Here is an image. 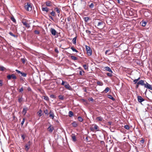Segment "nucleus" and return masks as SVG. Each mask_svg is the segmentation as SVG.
<instances>
[{
  "instance_id": "obj_1",
  "label": "nucleus",
  "mask_w": 152,
  "mask_h": 152,
  "mask_svg": "<svg viewBox=\"0 0 152 152\" xmlns=\"http://www.w3.org/2000/svg\"><path fill=\"white\" fill-rule=\"evenodd\" d=\"M25 9L28 11H31L32 9V7L30 3H27V4L25 6Z\"/></svg>"
},
{
  "instance_id": "obj_2",
  "label": "nucleus",
  "mask_w": 152,
  "mask_h": 152,
  "mask_svg": "<svg viewBox=\"0 0 152 152\" xmlns=\"http://www.w3.org/2000/svg\"><path fill=\"white\" fill-rule=\"evenodd\" d=\"M86 49L87 51V53L88 56H91L92 54V51L90 49L89 46H86Z\"/></svg>"
},
{
  "instance_id": "obj_3",
  "label": "nucleus",
  "mask_w": 152,
  "mask_h": 152,
  "mask_svg": "<svg viewBox=\"0 0 152 152\" xmlns=\"http://www.w3.org/2000/svg\"><path fill=\"white\" fill-rule=\"evenodd\" d=\"M104 24L103 21L100 20L97 22V26L98 27V28L99 29H101L103 28L102 26Z\"/></svg>"
},
{
  "instance_id": "obj_4",
  "label": "nucleus",
  "mask_w": 152,
  "mask_h": 152,
  "mask_svg": "<svg viewBox=\"0 0 152 152\" xmlns=\"http://www.w3.org/2000/svg\"><path fill=\"white\" fill-rule=\"evenodd\" d=\"M7 78L8 80H10L11 78L14 79H16L17 78L13 74L7 75Z\"/></svg>"
},
{
  "instance_id": "obj_5",
  "label": "nucleus",
  "mask_w": 152,
  "mask_h": 152,
  "mask_svg": "<svg viewBox=\"0 0 152 152\" xmlns=\"http://www.w3.org/2000/svg\"><path fill=\"white\" fill-rule=\"evenodd\" d=\"M64 87L66 88L69 90H72V88L67 82H66V84L64 85Z\"/></svg>"
},
{
  "instance_id": "obj_6",
  "label": "nucleus",
  "mask_w": 152,
  "mask_h": 152,
  "mask_svg": "<svg viewBox=\"0 0 152 152\" xmlns=\"http://www.w3.org/2000/svg\"><path fill=\"white\" fill-rule=\"evenodd\" d=\"M48 131L50 133L53 132V130L54 129V128L53 126L50 125L49 126L48 128Z\"/></svg>"
},
{
  "instance_id": "obj_7",
  "label": "nucleus",
  "mask_w": 152,
  "mask_h": 152,
  "mask_svg": "<svg viewBox=\"0 0 152 152\" xmlns=\"http://www.w3.org/2000/svg\"><path fill=\"white\" fill-rule=\"evenodd\" d=\"M145 87L148 88L152 90V86L150 84L146 82V83L145 85Z\"/></svg>"
},
{
  "instance_id": "obj_8",
  "label": "nucleus",
  "mask_w": 152,
  "mask_h": 152,
  "mask_svg": "<svg viewBox=\"0 0 152 152\" xmlns=\"http://www.w3.org/2000/svg\"><path fill=\"white\" fill-rule=\"evenodd\" d=\"M50 31L53 35L55 36L56 35V31L54 29L52 28H51Z\"/></svg>"
},
{
  "instance_id": "obj_9",
  "label": "nucleus",
  "mask_w": 152,
  "mask_h": 152,
  "mask_svg": "<svg viewBox=\"0 0 152 152\" xmlns=\"http://www.w3.org/2000/svg\"><path fill=\"white\" fill-rule=\"evenodd\" d=\"M138 101L139 102H141L144 100V99L140 96H137Z\"/></svg>"
},
{
  "instance_id": "obj_10",
  "label": "nucleus",
  "mask_w": 152,
  "mask_h": 152,
  "mask_svg": "<svg viewBox=\"0 0 152 152\" xmlns=\"http://www.w3.org/2000/svg\"><path fill=\"white\" fill-rule=\"evenodd\" d=\"M138 84H140L142 86H145V83L143 80H141L138 82Z\"/></svg>"
},
{
  "instance_id": "obj_11",
  "label": "nucleus",
  "mask_w": 152,
  "mask_h": 152,
  "mask_svg": "<svg viewBox=\"0 0 152 152\" xmlns=\"http://www.w3.org/2000/svg\"><path fill=\"white\" fill-rule=\"evenodd\" d=\"M96 120L97 122L99 121H104L103 118L101 116L97 117L96 118Z\"/></svg>"
},
{
  "instance_id": "obj_12",
  "label": "nucleus",
  "mask_w": 152,
  "mask_h": 152,
  "mask_svg": "<svg viewBox=\"0 0 152 152\" xmlns=\"http://www.w3.org/2000/svg\"><path fill=\"white\" fill-rule=\"evenodd\" d=\"M22 23H23V25L25 26L26 27H27L28 28H29L30 27V26L29 24L27 23L26 21H23L22 22Z\"/></svg>"
},
{
  "instance_id": "obj_13",
  "label": "nucleus",
  "mask_w": 152,
  "mask_h": 152,
  "mask_svg": "<svg viewBox=\"0 0 152 152\" xmlns=\"http://www.w3.org/2000/svg\"><path fill=\"white\" fill-rule=\"evenodd\" d=\"M104 69L105 70L107 71H108L111 73H113V72L111 70V69L108 66H106L104 67Z\"/></svg>"
},
{
  "instance_id": "obj_14",
  "label": "nucleus",
  "mask_w": 152,
  "mask_h": 152,
  "mask_svg": "<svg viewBox=\"0 0 152 152\" xmlns=\"http://www.w3.org/2000/svg\"><path fill=\"white\" fill-rule=\"evenodd\" d=\"M45 4L47 6L50 7L52 5V3L50 1H48L45 2Z\"/></svg>"
},
{
  "instance_id": "obj_15",
  "label": "nucleus",
  "mask_w": 152,
  "mask_h": 152,
  "mask_svg": "<svg viewBox=\"0 0 152 152\" xmlns=\"http://www.w3.org/2000/svg\"><path fill=\"white\" fill-rule=\"evenodd\" d=\"M147 21H144V20H142L141 22V23H142V26L144 27L146 26V25L147 24Z\"/></svg>"
},
{
  "instance_id": "obj_16",
  "label": "nucleus",
  "mask_w": 152,
  "mask_h": 152,
  "mask_svg": "<svg viewBox=\"0 0 152 152\" xmlns=\"http://www.w3.org/2000/svg\"><path fill=\"white\" fill-rule=\"evenodd\" d=\"M42 10L43 11H45L46 12H48L49 10V9L47 7H42Z\"/></svg>"
},
{
  "instance_id": "obj_17",
  "label": "nucleus",
  "mask_w": 152,
  "mask_h": 152,
  "mask_svg": "<svg viewBox=\"0 0 152 152\" xmlns=\"http://www.w3.org/2000/svg\"><path fill=\"white\" fill-rule=\"evenodd\" d=\"M27 108H25L23 109V110L22 112V113L24 115H25L27 111Z\"/></svg>"
},
{
  "instance_id": "obj_18",
  "label": "nucleus",
  "mask_w": 152,
  "mask_h": 152,
  "mask_svg": "<svg viewBox=\"0 0 152 152\" xmlns=\"http://www.w3.org/2000/svg\"><path fill=\"white\" fill-rule=\"evenodd\" d=\"M42 98L44 99L45 100L47 101H48L49 100V98L48 97L46 96H42Z\"/></svg>"
},
{
  "instance_id": "obj_19",
  "label": "nucleus",
  "mask_w": 152,
  "mask_h": 152,
  "mask_svg": "<svg viewBox=\"0 0 152 152\" xmlns=\"http://www.w3.org/2000/svg\"><path fill=\"white\" fill-rule=\"evenodd\" d=\"M72 125L74 127H76L77 126L78 124L76 122H74L72 123Z\"/></svg>"
},
{
  "instance_id": "obj_20",
  "label": "nucleus",
  "mask_w": 152,
  "mask_h": 152,
  "mask_svg": "<svg viewBox=\"0 0 152 152\" xmlns=\"http://www.w3.org/2000/svg\"><path fill=\"white\" fill-rule=\"evenodd\" d=\"M76 39L77 37H75L72 40L73 43L75 45H76Z\"/></svg>"
},
{
  "instance_id": "obj_21",
  "label": "nucleus",
  "mask_w": 152,
  "mask_h": 152,
  "mask_svg": "<svg viewBox=\"0 0 152 152\" xmlns=\"http://www.w3.org/2000/svg\"><path fill=\"white\" fill-rule=\"evenodd\" d=\"M110 90V88L109 87H106L105 90L103 91V92H104L105 93H107Z\"/></svg>"
},
{
  "instance_id": "obj_22",
  "label": "nucleus",
  "mask_w": 152,
  "mask_h": 152,
  "mask_svg": "<svg viewBox=\"0 0 152 152\" xmlns=\"http://www.w3.org/2000/svg\"><path fill=\"white\" fill-rule=\"evenodd\" d=\"M97 84L99 86H102L103 85V83L100 81H98L97 82Z\"/></svg>"
},
{
  "instance_id": "obj_23",
  "label": "nucleus",
  "mask_w": 152,
  "mask_h": 152,
  "mask_svg": "<svg viewBox=\"0 0 152 152\" xmlns=\"http://www.w3.org/2000/svg\"><path fill=\"white\" fill-rule=\"evenodd\" d=\"M55 10H56V12L58 13V16H59V13L60 11L59 9H58V8H56L55 9Z\"/></svg>"
},
{
  "instance_id": "obj_24",
  "label": "nucleus",
  "mask_w": 152,
  "mask_h": 152,
  "mask_svg": "<svg viewBox=\"0 0 152 152\" xmlns=\"http://www.w3.org/2000/svg\"><path fill=\"white\" fill-rule=\"evenodd\" d=\"M71 58L73 60H76L77 59V57L73 56H71Z\"/></svg>"
},
{
  "instance_id": "obj_25",
  "label": "nucleus",
  "mask_w": 152,
  "mask_h": 152,
  "mask_svg": "<svg viewBox=\"0 0 152 152\" xmlns=\"http://www.w3.org/2000/svg\"><path fill=\"white\" fill-rule=\"evenodd\" d=\"M42 111L41 110H40L37 112V114L39 116H41L42 115Z\"/></svg>"
},
{
  "instance_id": "obj_26",
  "label": "nucleus",
  "mask_w": 152,
  "mask_h": 152,
  "mask_svg": "<svg viewBox=\"0 0 152 152\" xmlns=\"http://www.w3.org/2000/svg\"><path fill=\"white\" fill-rule=\"evenodd\" d=\"M77 119L80 122H82L83 120V119L80 116L78 117H77Z\"/></svg>"
},
{
  "instance_id": "obj_27",
  "label": "nucleus",
  "mask_w": 152,
  "mask_h": 152,
  "mask_svg": "<svg viewBox=\"0 0 152 152\" xmlns=\"http://www.w3.org/2000/svg\"><path fill=\"white\" fill-rule=\"evenodd\" d=\"M69 116L71 117L73 115V113L71 111H69Z\"/></svg>"
},
{
  "instance_id": "obj_28",
  "label": "nucleus",
  "mask_w": 152,
  "mask_h": 152,
  "mask_svg": "<svg viewBox=\"0 0 152 152\" xmlns=\"http://www.w3.org/2000/svg\"><path fill=\"white\" fill-rule=\"evenodd\" d=\"M108 97L109 98L111 99L113 101L115 100V99L111 95H108Z\"/></svg>"
},
{
  "instance_id": "obj_29",
  "label": "nucleus",
  "mask_w": 152,
  "mask_h": 152,
  "mask_svg": "<svg viewBox=\"0 0 152 152\" xmlns=\"http://www.w3.org/2000/svg\"><path fill=\"white\" fill-rule=\"evenodd\" d=\"M140 77H139L137 79H136L135 80H134L133 81V82L134 83V84H136V83H138V81L140 79Z\"/></svg>"
},
{
  "instance_id": "obj_30",
  "label": "nucleus",
  "mask_w": 152,
  "mask_h": 152,
  "mask_svg": "<svg viewBox=\"0 0 152 152\" xmlns=\"http://www.w3.org/2000/svg\"><path fill=\"white\" fill-rule=\"evenodd\" d=\"M6 69V68L3 66L0 67V70L1 71H3Z\"/></svg>"
},
{
  "instance_id": "obj_31",
  "label": "nucleus",
  "mask_w": 152,
  "mask_h": 152,
  "mask_svg": "<svg viewBox=\"0 0 152 152\" xmlns=\"http://www.w3.org/2000/svg\"><path fill=\"white\" fill-rule=\"evenodd\" d=\"M71 49L74 52H75L76 53L78 52V51L75 49L73 47L71 48Z\"/></svg>"
},
{
  "instance_id": "obj_32",
  "label": "nucleus",
  "mask_w": 152,
  "mask_h": 152,
  "mask_svg": "<svg viewBox=\"0 0 152 152\" xmlns=\"http://www.w3.org/2000/svg\"><path fill=\"white\" fill-rule=\"evenodd\" d=\"M72 138L73 141L74 142H75L76 141V137L75 135H73L72 137Z\"/></svg>"
},
{
  "instance_id": "obj_33",
  "label": "nucleus",
  "mask_w": 152,
  "mask_h": 152,
  "mask_svg": "<svg viewBox=\"0 0 152 152\" xmlns=\"http://www.w3.org/2000/svg\"><path fill=\"white\" fill-rule=\"evenodd\" d=\"M23 98L22 97H19L18 99V101L19 103H21L23 101Z\"/></svg>"
},
{
  "instance_id": "obj_34",
  "label": "nucleus",
  "mask_w": 152,
  "mask_h": 152,
  "mask_svg": "<svg viewBox=\"0 0 152 152\" xmlns=\"http://www.w3.org/2000/svg\"><path fill=\"white\" fill-rule=\"evenodd\" d=\"M83 19L84 21L86 22H87L89 19L88 17L84 18Z\"/></svg>"
},
{
  "instance_id": "obj_35",
  "label": "nucleus",
  "mask_w": 152,
  "mask_h": 152,
  "mask_svg": "<svg viewBox=\"0 0 152 152\" xmlns=\"http://www.w3.org/2000/svg\"><path fill=\"white\" fill-rule=\"evenodd\" d=\"M59 99L61 100H63L64 99V96L61 95H60L58 96Z\"/></svg>"
},
{
  "instance_id": "obj_36",
  "label": "nucleus",
  "mask_w": 152,
  "mask_h": 152,
  "mask_svg": "<svg viewBox=\"0 0 152 152\" xmlns=\"http://www.w3.org/2000/svg\"><path fill=\"white\" fill-rule=\"evenodd\" d=\"M89 7L91 8H92L94 7V4L93 3H91L90 5H89Z\"/></svg>"
},
{
  "instance_id": "obj_37",
  "label": "nucleus",
  "mask_w": 152,
  "mask_h": 152,
  "mask_svg": "<svg viewBox=\"0 0 152 152\" xmlns=\"http://www.w3.org/2000/svg\"><path fill=\"white\" fill-rule=\"evenodd\" d=\"M54 116V115L53 113H52L50 115V117L52 118V119L53 118Z\"/></svg>"
},
{
  "instance_id": "obj_38",
  "label": "nucleus",
  "mask_w": 152,
  "mask_h": 152,
  "mask_svg": "<svg viewBox=\"0 0 152 152\" xmlns=\"http://www.w3.org/2000/svg\"><path fill=\"white\" fill-rule=\"evenodd\" d=\"M9 34L11 35V36H13L15 37H17V36H16L12 32H9Z\"/></svg>"
},
{
  "instance_id": "obj_39",
  "label": "nucleus",
  "mask_w": 152,
  "mask_h": 152,
  "mask_svg": "<svg viewBox=\"0 0 152 152\" xmlns=\"http://www.w3.org/2000/svg\"><path fill=\"white\" fill-rule=\"evenodd\" d=\"M21 60L23 63L24 64L26 62V60L25 58H23L21 59Z\"/></svg>"
},
{
  "instance_id": "obj_40",
  "label": "nucleus",
  "mask_w": 152,
  "mask_h": 152,
  "mask_svg": "<svg viewBox=\"0 0 152 152\" xmlns=\"http://www.w3.org/2000/svg\"><path fill=\"white\" fill-rule=\"evenodd\" d=\"M112 73H111V72L110 73H107V76H109V77H112Z\"/></svg>"
},
{
  "instance_id": "obj_41",
  "label": "nucleus",
  "mask_w": 152,
  "mask_h": 152,
  "mask_svg": "<svg viewBox=\"0 0 152 152\" xmlns=\"http://www.w3.org/2000/svg\"><path fill=\"white\" fill-rule=\"evenodd\" d=\"M83 66L85 70L87 69L88 68V66L86 64L83 65Z\"/></svg>"
},
{
  "instance_id": "obj_42",
  "label": "nucleus",
  "mask_w": 152,
  "mask_h": 152,
  "mask_svg": "<svg viewBox=\"0 0 152 152\" xmlns=\"http://www.w3.org/2000/svg\"><path fill=\"white\" fill-rule=\"evenodd\" d=\"M20 74L22 75V76L23 77H26V74L25 73L21 72V73Z\"/></svg>"
},
{
  "instance_id": "obj_43",
  "label": "nucleus",
  "mask_w": 152,
  "mask_h": 152,
  "mask_svg": "<svg viewBox=\"0 0 152 152\" xmlns=\"http://www.w3.org/2000/svg\"><path fill=\"white\" fill-rule=\"evenodd\" d=\"M55 12L53 11L52 12L50 13V14L51 15L53 16H55Z\"/></svg>"
},
{
  "instance_id": "obj_44",
  "label": "nucleus",
  "mask_w": 152,
  "mask_h": 152,
  "mask_svg": "<svg viewBox=\"0 0 152 152\" xmlns=\"http://www.w3.org/2000/svg\"><path fill=\"white\" fill-rule=\"evenodd\" d=\"M124 127L126 129H129V126L128 125H125Z\"/></svg>"
},
{
  "instance_id": "obj_45",
  "label": "nucleus",
  "mask_w": 152,
  "mask_h": 152,
  "mask_svg": "<svg viewBox=\"0 0 152 152\" xmlns=\"http://www.w3.org/2000/svg\"><path fill=\"white\" fill-rule=\"evenodd\" d=\"M11 20L14 22H15L16 21L14 17H12L11 18Z\"/></svg>"
},
{
  "instance_id": "obj_46",
  "label": "nucleus",
  "mask_w": 152,
  "mask_h": 152,
  "mask_svg": "<svg viewBox=\"0 0 152 152\" xmlns=\"http://www.w3.org/2000/svg\"><path fill=\"white\" fill-rule=\"evenodd\" d=\"M25 119L24 118H23V121H22L21 123V124L22 126H23V124L24 122H25Z\"/></svg>"
},
{
  "instance_id": "obj_47",
  "label": "nucleus",
  "mask_w": 152,
  "mask_h": 152,
  "mask_svg": "<svg viewBox=\"0 0 152 152\" xmlns=\"http://www.w3.org/2000/svg\"><path fill=\"white\" fill-rule=\"evenodd\" d=\"M23 91V87L21 88L19 90V91L20 92H22Z\"/></svg>"
},
{
  "instance_id": "obj_48",
  "label": "nucleus",
  "mask_w": 152,
  "mask_h": 152,
  "mask_svg": "<svg viewBox=\"0 0 152 152\" xmlns=\"http://www.w3.org/2000/svg\"><path fill=\"white\" fill-rule=\"evenodd\" d=\"M34 33L35 34H39V33H40L39 32V31H38L37 30H35L34 31Z\"/></svg>"
},
{
  "instance_id": "obj_49",
  "label": "nucleus",
  "mask_w": 152,
  "mask_h": 152,
  "mask_svg": "<svg viewBox=\"0 0 152 152\" xmlns=\"http://www.w3.org/2000/svg\"><path fill=\"white\" fill-rule=\"evenodd\" d=\"M94 128L96 130H98V127L97 125H95L94 126Z\"/></svg>"
},
{
  "instance_id": "obj_50",
  "label": "nucleus",
  "mask_w": 152,
  "mask_h": 152,
  "mask_svg": "<svg viewBox=\"0 0 152 152\" xmlns=\"http://www.w3.org/2000/svg\"><path fill=\"white\" fill-rule=\"evenodd\" d=\"M28 145H25V147L26 148V150L27 151H28V149H29V147H28Z\"/></svg>"
},
{
  "instance_id": "obj_51",
  "label": "nucleus",
  "mask_w": 152,
  "mask_h": 152,
  "mask_svg": "<svg viewBox=\"0 0 152 152\" xmlns=\"http://www.w3.org/2000/svg\"><path fill=\"white\" fill-rule=\"evenodd\" d=\"M15 71L16 72L19 74H21V72L20 71L18 70L17 69H16L15 70Z\"/></svg>"
},
{
  "instance_id": "obj_52",
  "label": "nucleus",
  "mask_w": 152,
  "mask_h": 152,
  "mask_svg": "<svg viewBox=\"0 0 152 152\" xmlns=\"http://www.w3.org/2000/svg\"><path fill=\"white\" fill-rule=\"evenodd\" d=\"M66 82H65V81H62V83H61V85H65V84H66Z\"/></svg>"
},
{
  "instance_id": "obj_53",
  "label": "nucleus",
  "mask_w": 152,
  "mask_h": 152,
  "mask_svg": "<svg viewBox=\"0 0 152 152\" xmlns=\"http://www.w3.org/2000/svg\"><path fill=\"white\" fill-rule=\"evenodd\" d=\"M31 144V142L30 141H28V142L27 144V145H28L29 146H30V145Z\"/></svg>"
},
{
  "instance_id": "obj_54",
  "label": "nucleus",
  "mask_w": 152,
  "mask_h": 152,
  "mask_svg": "<svg viewBox=\"0 0 152 152\" xmlns=\"http://www.w3.org/2000/svg\"><path fill=\"white\" fill-rule=\"evenodd\" d=\"M44 113L45 114H47L48 113V110L47 109H46L44 111Z\"/></svg>"
},
{
  "instance_id": "obj_55",
  "label": "nucleus",
  "mask_w": 152,
  "mask_h": 152,
  "mask_svg": "<svg viewBox=\"0 0 152 152\" xmlns=\"http://www.w3.org/2000/svg\"><path fill=\"white\" fill-rule=\"evenodd\" d=\"M49 18L51 19L52 20H54V19L50 15H49Z\"/></svg>"
},
{
  "instance_id": "obj_56",
  "label": "nucleus",
  "mask_w": 152,
  "mask_h": 152,
  "mask_svg": "<svg viewBox=\"0 0 152 152\" xmlns=\"http://www.w3.org/2000/svg\"><path fill=\"white\" fill-rule=\"evenodd\" d=\"M67 20L68 22H69L71 20V18L69 17H68L67 18Z\"/></svg>"
},
{
  "instance_id": "obj_57",
  "label": "nucleus",
  "mask_w": 152,
  "mask_h": 152,
  "mask_svg": "<svg viewBox=\"0 0 152 152\" xmlns=\"http://www.w3.org/2000/svg\"><path fill=\"white\" fill-rule=\"evenodd\" d=\"M110 51V50H107L105 52V54L107 55V52Z\"/></svg>"
},
{
  "instance_id": "obj_58",
  "label": "nucleus",
  "mask_w": 152,
  "mask_h": 152,
  "mask_svg": "<svg viewBox=\"0 0 152 152\" xmlns=\"http://www.w3.org/2000/svg\"><path fill=\"white\" fill-rule=\"evenodd\" d=\"M2 86V82L1 80H0V86Z\"/></svg>"
},
{
  "instance_id": "obj_59",
  "label": "nucleus",
  "mask_w": 152,
  "mask_h": 152,
  "mask_svg": "<svg viewBox=\"0 0 152 152\" xmlns=\"http://www.w3.org/2000/svg\"><path fill=\"white\" fill-rule=\"evenodd\" d=\"M21 137L22 138V139H23V140H24L25 138V137L24 135H21Z\"/></svg>"
},
{
  "instance_id": "obj_60",
  "label": "nucleus",
  "mask_w": 152,
  "mask_h": 152,
  "mask_svg": "<svg viewBox=\"0 0 152 152\" xmlns=\"http://www.w3.org/2000/svg\"><path fill=\"white\" fill-rule=\"evenodd\" d=\"M50 97L51 98H54V95H51L50 96Z\"/></svg>"
},
{
  "instance_id": "obj_61",
  "label": "nucleus",
  "mask_w": 152,
  "mask_h": 152,
  "mask_svg": "<svg viewBox=\"0 0 152 152\" xmlns=\"http://www.w3.org/2000/svg\"><path fill=\"white\" fill-rule=\"evenodd\" d=\"M139 84H138V83H137V84L136 85V87L137 88L138 87H139Z\"/></svg>"
},
{
  "instance_id": "obj_62",
  "label": "nucleus",
  "mask_w": 152,
  "mask_h": 152,
  "mask_svg": "<svg viewBox=\"0 0 152 152\" xmlns=\"http://www.w3.org/2000/svg\"><path fill=\"white\" fill-rule=\"evenodd\" d=\"M61 19V22H62L63 20H64V18H60Z\"/></svg>"
},
{
  "instance_id": "obj_63",
  "label": "nucleus",
  "mask_w": 152,
  "mask_h": 152,
  "mask_svg": "<svg viewBox=\"0 0 152 152\" xmlns=\"http://www.w3.org/2000/svg\"><path fill=\"white\" fill-rule=\"evenodd\" d=\"M55 51L57 53H58V50H57V49H55Z\"/></svg>"
},
{
  "instance_id": "obj_64",
  "label": "nucleus",
  "mask_w": 152,
  "mask_h": 152,
  "mask_svg": "<svg viewBox=\"0 0 152 152\" xmlns=\"http://www.w3.org/2000/svg\"><path fill=\"white\" fill-rule=\"evenodd\" d=\"M79 74L80 75H82V71H80Z\"/></svg>"
}]
</instances>
